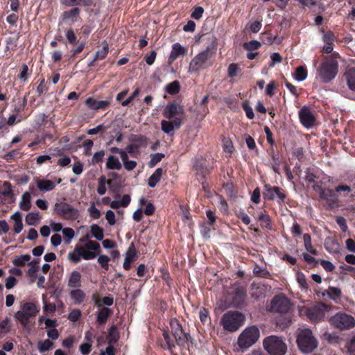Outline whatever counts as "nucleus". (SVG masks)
<instances>
[{
  "mask_svg": "<svg viewBox=\"0 0 355 355\" xmlns=\"http://www.w3.org/2000/svg\"><path fill=\"white\" fill-rule=\"evenodd\" d=\"M101 252L100 244L96 241L88 240L84 245H76L73 251L68 254V259L73 263H78L81 259H94Z\"/></svg>",
  "mask_w": 355,
  "mask_h": 355,
  "instance_id": "f257e3e1",
  "label": "nucleus"
},
{
  "mask_svg": "<svg viewBox=\"0 0 355 355\" xmlns=\"http://www.w3.org/2000/svg\"><path fill=\"white\" fill-rule=\"evenodd\" d=\"M245 320L244 314L236 311H229L223 315L220 324L225 331L235 332L244 324Z\"/></svg>",
  "mask_w": 355,
  "mask_h": 355,
  "instance_id": "f03ea898",
  "label": "nucleus"
},
{
  "mask_svg": "<svg viewBox=\"0 0 355 355\" xmlns=\"http://www.w3.org/2000/svg\"><path fill=\"white\" fill-rule=\"evenodd\" d=\"M338 63L333 58H329L324 61L318 69V76L323 83H329L337 75Z\"/></svg>",
  "mask_w": 355,
  "mask_h": 355,
  "instance_id": "7ed1b4c3",
  "label": "nucleus"
},
{
  "mask_svg": "<svg viewBox=\"0 0 355 355\" xmlns=\"http://www.w3.org/2000/svg\"><path fill=\"white\" fill-rule=\"evenodd\" d=\"M259 338V329L256 326L248 327L239 335L237 340L238 347L243 352L252 346Z\"/></svg>",
  "mask_w": 355,
  "mask_h": 355,
  "instance_id": "20e7f679",
  "label": "nucleus"
},
{
  "mask_svg": "<svg viewBox=\"0 0 355 355\" xmlns=\"http://www.w3.org/2000/svg\"><path fill=\"white\" fill-rule=\"evenodd\" d=\"M297 344L302 353H311L318 346L316 339L309 329L301 330L297 337Z\"/></svg>",
  "mask_w": 355,
  "mask_h": 355,
  "instance_id": "39448f33",
  "label": "nucleus"
},
{
  "mask_svg": "<svg viewBox=\"0 0 355 355\" xmlns=\"http://www.w3.org/2000/svg\"><path fill=\"white\" fill-rule=\"evenodd\" d=\"M263 344L264 349L270 355H284L287 351L286 343L276 336L266 337Z\"/></svg>",
  "mask_w": 355,
  "mask_h": 355,
  "instance_id": "423d86ee",
  "label": "nucleus"
},
{
  "mask_svg": "<svg viewBox=\"0 0 355 355\" xmlns=\"http://www.w3.org/2000/svg\"><path fill=\"white\" fill-rule=\"evenodd\" d=\"M37 312L38 310L34 303L25 302L21 306V310L15 313V318L26 328L29 324L30 318L34 317Z\"/></svg>",
  "mask_w": 355,
  "mask_h": 355,
  "instance_id": "0eeeda50",
  "label": "nucleus"
},
{
  "mask_svg": "<svg viewBox=\"0 0 355 355\" xmlns=\"http://www.w3.org/2000/svg\"><path fill=\"white\" fill-rule=\"evenodd\" d=\"M54 211L64 220H75L79 216V211L65 202H56Z\"/></svg>",
  "mask_w": 355,
  "mask_h": 355,
  "instance_id": "6e6552de",
  "label": "nucleus"
},
{
  "mask_svg": "<svg viewBox=\"0 0 355 355\" xmlns=\"http://www.w3.org/2000/svg\"><path fill=\"white\" fill-rule=\"evenodd\" d=\"M329 322L340 330H348L355 327V319L351 315L338 313L329 319Z\"/></svg>",
  "mask_w": 355,
  "mask_h": 355,
  "instance_id": "1a4fd4ad",
  "label": "nucleus"
},
{
  "mask_svg": "<svg viewBox=\"0 0 355 355\" xmlns=\"http://www.w3.org/2000/svg\"><path fill=\"white\" fill-rule=\"evenodd\" d=\"M327 311V305L324 303H319L306 309V315L312 321H320L323 320Z\"/></svg>",
  "mask_w": 355,
  "mask_h": 355,
  "instance_id": "9d476101",
  "label": "nucleus"
},
{
  "mask_svg": "<svg viewBox=\"0 0 355 355\" xmlns=\"http://www.w3.org/2000/svg\"><path fill=\"white\" fill-rule=\"evenodd\" d=\"M290 308V300L283 295L275 296L271 302V309L275 312L286 313Z\"/></svg>",
  "mask_w": 355,
  "mask_h": 355,
  "instance_id": "9b49d317",
  "label": "nucleus"
},
{
  "mask_svg": "<svg viewBox=\"0 0 355 355\" xmlns=\"http://www.w3.org/2000/svg\"><path fill=\"white\" fill-rule=\"evenodd\" d=\"M112 103V99L108 98L103 101H98L94 97H88L85 101V105L90 110L98 111L106 110L109 109Z\"/></svg>",
  "mask_w": 355,
  "mask_h": 355,
  "instance_id": "f8f14e48",
  "label": "nucleus"
},
{
  "mask_svg": "<svg viewBox=\"0 0 355 355\" xmlns=\"http://www.w3.org/2000/svg\"><path fill=\"white\" fill-rule=\"evenodd\" d=\"M263 198L266 200H273L276 198L283 200L286 196L277 187H271L270 184H265L263 187Z\"/></svg>",
  "mask_w": 355,
  "mask_h": 355,
  "instance_id": "ddd939ff",
  "label": "nucleus"
},
{
  "mask_svg": "<svg viewBox=\"0 0 355 355\" xmlns=\"http://www.w3.org/2000/svg\"><path fill=\"white\" fill-rule=\"evenodd\" d=\"M211 53L209 49H206L198 54L191 62L190 66L193 69L197 70L199 68L204 67V65L211 58Z\"/></svg>",
  "mask_w": 355,
  "mask_h": 355,
  "instance_id": "4468645a",
  "label": "nucleus"
},
{
  "mask_svg": "<svg viewBox=\"0 0 355 355\" xmlns=\"http://www.w3.org/2000/svg\"><path fill=\"white\" fill-rule=\"evenodd\" d=\"M299 116L300 121L304 126L309 128L313 125L315 117L307 107L304 106L300 110Z\"/></svg>",
  "mask_w": 355,
  "mask_h": 355,
  "instance_id": "2eb2a0df",
  "label": "nucleus"
},
{
  "mask_svg": "<svg viewBox=\"0 0 355 355\" xmlns=\"http://www.w3.org/2000/svg\"><path fill=\"white\" fill-rule=\"evenodd\" d=\"M163 336L164 340L162 343V347L164 349H168L172 355H176L175 353V343L178 342L176 334L174 333L173 337H171L168 332L164 331Z\"/></svg>",
  "mask_w": 355,
  "mask_h": 355,
  "instance_id": "dca6fc26",
  "label": "nucleus"
},
{
  "mask_svg": "<svg viewBox=\"0 0 355 355\" xmlns=\"http://www.w3.org/2000/svg\"><path fill=\"white\" fill-rule=\"evenodd\" d=\"M246 291L243 287H237L234 290V295L232 299V305L234 307L242 306L246 300Z\"/></svg>",
  "mask_w": 355,
  "mask_h": 355,
  "instance_id": "f3484780",
  "label": "nucleus"
},
{
  "mask_svg": "<svg viewBox=\"0 0 355 355\" xmlns=\"http://www.w3.org/2000/svg\"><path fill=\"white\" fill-rule=\"evenodd\" d=\"M137 258V251L133 243H132L126 252L124 263L123 265L125 270H129L131 268V263Z\"/></svg>",
  "mask_w": 355,
  "mask_h": 355,
  "instance_id": "a211bd4d",
  "label": "nucleus"
},
{
  "mask_svg": "<svg viewBox=\"0 0 355 355\" xmlns=\"http://www.w3.org/2000/svg\"><path fill=\"white\" fill-rule=\"evenodd\" d=\"M129 141L136 148L138 149L146 147L148 144L147 137L141 135L132 134L129 137Z\"/></svg>",
  "mask_w": 355,
  "mask_h": 355,
  "instance_id": "6ab92c4d",
  "label": "nucleus"
},
{
  "mask_svg": "<svg viewBox=\"0 0 355 355\" xmlns=\"http://www.w3.org/2000/svg\"><path fill=\"white\" fill-rule=\"evenodd\" d=\"M112 311L108 307L103 306L98 312L96 322L99 325L103 326L106 324L108 318L112 315Z\"/></svg>",
  "mask_w": 355,
  "mask_h": 355,
  "instance_id": "aec40b11",
  "label": "nucleus"
},
{
  "mask_svg": "<svg viewBox=\"0 0 355 355\" xmlns=\"http://www.w3.org/2000/svg\"><path fill=\"white\" fill-rule=\"evenodd\" d=\"M80 9L78 7H74L69 10L62 13V18L64 21L69 20L71 23H74L76 19L79 17Z\"/></svg>",
  "mask_w": 355,
  "mask_h": 355,
  "instance_id": "412c9836",
  "label": "nucleus"
},
{
  "mask_svg": "<svg viewBox=\"0 0 355 355\" xmlns=\"http://www.w3.org/2000/svg\"><path fill=\"white\" fill-rule=\"evenodd\" d=\"M36 184L37 188L42 191H50L55 187V184L53 181L40 178L36 180Z\"/></svg>",
  "mask_w": 355,
  "mask_h": 355,
  "instance_id": "4be33fe9",
  "label": "nucleus"
},
{
  "mask_svg": "<svg viewBox=\"0 0 355 355\" xmlns=\"http://www.w3.org/2000/svg\"><path fill=\"white\" fill-rule=\"evenodd\" d=\"M68 286L77 288L81 286V274L77 270H73L70 274L68 280Z\"/></svg>",
  "mask_w": 355,
  "mask_h": 355,
  "instance_id": "5701e85b",
  "label": "nucleus"
},
{
  "mask_svg": "<svg viewBox=\"0 0 355 355\" xmlns=\"http://www.w3.org/2000/svg\"><path fill=\"white\" fill-rule=\"evenodd\" d=\"M344 77L349 89L355 92V67L347 69L344 73Z\"/></svg>",
  "mask_w": 355,
  "mask_h": 355,
  "instance_id": "b1692460",
  "label": "nucleus"
},
{
  "mask_svg": "<svg viewBox=\"0 0 355 355\" xmlns=\"http://www.w3.org/2000/svg\"><path fill=\"white\" fill-rule=\"evenodd\" d=\"M163 115L166 119H172L178 114V103L175 101L169 103L163 110Z\"/></svg>",
  "mask_w": 355,
  "mask_h": 355,
  "instance_id": "393cba45",
  "label": "nucleus"
},
{
  "mask_svg": "<svg viewBox=\"0 0 355 355\" xmlns=\"http://www.w3.org/2000/svg\"><path fill=\"white\" fill-rule=\"evenodd\" d=\"M69 296L76 304H80L85 299V292L78 288L71 290L69 292Z\"/></svg>",
  "mask_w": 355,
  "mask_h": 355,
  "instance_id": "a878e982",
  "label": "nucleus"
},
{
  "mask_svg": "<svg viewBox=\"0 0 355 355\" xmlns=\"http://www.w3.org/2000/svg\"><path fill=\"white\" fill-rule=\"evenodd\" d=\"M163 175V169L158 168L149 177L148 180V186L151 188H154L156 184L160 181Z\"/></svg>",
  "mask_w": 355,
  "mask_h": 355,
  "instance_id": "bb28decb",
  "label": "nucleus"
},
{
  "mask_svg": "<svg viewBox=\"0 0 355 355\" xmlns=\"http://www.w3.org/2000/svg\"><path fill=\"white\" fill-rule=\"evenodd\" d=\"M106 167L110 170H121L122 165L116 157L110 155L106 162Z\"/></svg>",
  "mask_w": 355,
  "mask_h": 355,
  "instance_id": "cd10ccee",
  "label": "nucleus"
},
{
  "mask_svg": "<svg viewBox=\"0 0 355 355\" xmlns=\"http://www.w3.org/2000/svg\"><path fill=\"white\" fill-rule=\"evenodd\" d=\"M11 218L14 220V232L16 234H19L23 229V223L21 215L19 212H16L12 215Z\"/></svg>",
  "mask_w": 355,
  "mask_h": 355,
  "instance_id": "c85d7f7f",
  "label": "nucleus"
},
{
  "mask_svg": "<svg viewBox=\"0 0 355 355\" xmlns=\"http://www.w3.org/2000/svg\"><path fill=\"white\" fill-rule=\"evenodd\" d=\"M31 196L28 192H25L21 196L19 207L23 211H28L31 207Z\"/></svg>",
  "mask_w": 355,
  "mask_h": 355,
  "instance_id": "c756f323",
  "label": "nucleus"
},
{
  "mask_svg": "<svg viewBox=\"0 0 355 355\" xmlns=\"http://www.w3.org/2000/svg\"><path fill=\"white\" fill-rule=\"evenodd\" d=\"M214 203L224 214H227L229 212V207L225 200L220 196H216L214 199Z\"/></svg>",
  "mask_w": 355,
  "mask_h": 355,
  "instance_id": "7c9ffc66",
  "label": "nucleus"
},
{
  "mask_svg": "<svg viewBox=\"0 0 355 355\" xmlns=\"http://www.w3.org/2000/svg\"><path fill=\"white\" fill-rule=\"evenodd\" d=\"M41 217L37 212L28 213L25 218L26 223L29 225H37Z\"/></svg>",
  "mask_w": 355,
  "mask_h": 355,
  "instance_id": "2f4dec72",
  "label": "nucleus"
},
{
  "mask_svg": "<svg viewBox=\"0 0 355 355\" xmlns=\"http://www.w3.org/2000/svg\"><path fill=\"white\" fill-rule=\"evenodd\" d=\"M91 233L97 240L101 241L103 239V230L98 225L94 224L91 226Z\"/></svg>",
  "mask_w": 355,
  "mask_h": 355,
  "instance_id": "473e14b6",
  "label": "nucleus"
},
{
  "mask_svg": "<svg viewBox=\"0 0 355 355\" xmlns=\"http://www.w3.org/2000/svg\"><path fill=\"white\" fill-rule=\"evenodd\" d=\"M328 295L330 298L336 300L341 295V290L338 287L330 286L323 293V295Z\"/></svg>",
  "mask_w": 355,
  "mask_h": 355,
  "instance_id": "72a5a7b5",
  "label": "nucleus"
},
{
  "mask_svg": "<svg viewBox=\"0 0 355 355\" xmlns=\"http://www.w3.org/2000/svg\"><path fill=\"white\" fill-rule=\"evenodd\" d=\"M31 259V256L29 254L21 255L19 257H16L12 263L15 266L17 267H23L25 266L26 263L29 261Z\"/></svg>",
  "mask_w": 355,
  "mask_h": 355,
  "instance_id": "f704fd0d",
  "label": "nucleus"
},
{
  "mask_svg": "<svg viewBox=\"0 0 355 355\" xmlns=\"http://www.w3.org/2000/svg\"><path fill=\"white\" fill-rule=\"evenodd\" d=\"M164 154L163 153H154L150 155V159L148 163V166L149 168H153L158 164L162 159L164 157Z\"/></svg>",
  "mask_w": 355,
  "mask_h": 355,
  "instance_id": "c9c22d12",
  "label": "nucleus"
},
{
  "mask_svg": "<svg viewBox=\"0 0 355 355\" xmlns=\"http://www.w3.org/2000/svg\"><path fill=\"white\" fill-rule=\"evenodd\" d=\"M304 245L306 250L312 254H317V251L313 248L310 234H304L303 236Z\"/></svg>",
  "mask_w": 355,
  "mask_h": 355,
  "instance_id": "e433bc0d",
  "label": "nucleus"
},
{
  "mask_svg": "<svg viewBox=\"0 0 355 355\" xmlns=\"http://www.w3.org/2000/svg\"><path fill=\"white\" fill-rule=\"evenodd\" d=\"M30 76L31 73L29 72L28 65L26 64H22L20 73L17 75V78L22 82L26 83L28 81Z\"/></svg>",
  "mask_w": 355,
  "mask_h": 355,
  "instance_id": "4c0bfd02",
  "label": "nucleus"
},
{
  "mask_svg": "<svg viewBox=\"0 0 355 355\" xmlns=\"http://www.w3.org/2000/svg\"><path fill=\"white\" fill-rule=\"evenodd\" d=\"M62 233L64 235V241L65 244H70L72 239L74 237L75 232L71 227H65L62 230Z\"/></svg>",
  "mask_w": 355,
  "mask_h": 355,
  "instance_id": "58836bf2",
  "label": "nucleus"
},
{
  "mask_svg": "<svg viewBox=\"0 0 355 355\" xmlns=\"http://www.w3.org/2000/svg\"><path fill=\"white\" fill-rule=\"evenodd\" d=\"M109 52V47L107 43L105 41L104 45L101 50L96 52L94 60H103Z\"/></svg>",
  "mask_w": 355,
  "mask_h": 355,
  "instance_id": "ea45409f",
  "label": "nucleus"
},
{
  "mask_svg": "<svg viewBox=\"0 0 355 355\" xmlns=\"http://www.w3.org/2000/svg\"><path fill=\"white\" fill-rule=\"evenodd\" d=\"M178 58V43L173 44L172 51L168 60V67L171 68V71H175L171 67L172 63Z\"/></svg>",
  "mask_w": 355,
  "mask_h": 355,
  "instance_id": "a19ab883",
  "label": "nucleus"
},
{
  "mask_svg": "<svg viewBox=\"0 0 355 355\" xmlns=\"http://www.w3.org/2000/svg\"><path fill=\"white\" fill-rule=\"evenodd\" d=\"M307 77V71L304 67L300 66L297 67L296 71L295 73V78L297 81H303Z\"/></svg>",
  "mask_w": 355,
  "mask_h": 355,
  "instance_id": "79ce46f5",
  "label": "nucleus"
},
{
  "mask_svg": "<svg viewBox=\"0 0 355 355\" xmlns=\"http://www.w3.org/2000/svg\"><path fill=\"white\" fill-rule=\"evenodd\" d=\"M204 160H202L200 162H198L195 164L197 175H201L202 178L209 173V170L205 166H204Z\"/></svg>",
  "mask_w": 355,
  "mask_h": 355,
  "instance_id": "37998d69",
  "label": "nucleus"
},
{
  "mask_svg": "<svg viewBox=\"0 0 355 355\" xmlns=\"http://www.w3.org/2000/svg\"><path fill=\"white\" fill-rule=\"evenodd\" d=\"M0 193L6 198H12L13 197L11 184L9 182H4L2 189L0 191Z\"/></svg>",
  "mask_w": 355,
  "mask_h": 355,
  "instance_id": "c03bdc74",
  "label": "nucleus"
},
{
  "mask_svg": "<svg viewBox=\"0 0 355 355\" xmlns=\"http://www.w3.org/2000/svg\"><path fill=\"white\" fill-rule=\"evenodd\" d=\"M324 245L327 250L329 252L336 253L339 252L340 246L337 242L329 239L325 241Z\"/></svg>",
  "mask_w": 355,
  "mask_h": 355,
  "instance_id": "a18cd8bd",
  "label": "nucleus"
},
{
  "mask_svg": "<svg viewBox=\"0 0 355 355\" xmlns=\"http://www.w3.org/2000/svg\"><path fill=\"white\" fill-rule=\"evenodd\" d=\"M110 151L112 153L119 154L121 158L123 164H125V162L129 161L128 153L123 149L119 148L118 147H112L110 148Z\"/></svg>",
  "mask_w": 355,
  "mask_h": 355,
  "instance_id": "49530a36",
  "label": "nucleus"
},
{
  "mask_svg": "<svg viewBox=\"0 0 355 355\" xmlns=\"http://www.w3.org/2000/svg\"><path fill=\"white\" fill-rule=\"evenodd\" d=\"M20 154L19 149H15L8 152L3 156V159L8 162H12Z\"/></svg>",
  "mask_w": 355,
  "mask_h": 355,
  "instance_id": "de8ad7c7",
  "label": "nucleus"
},
{
  "mask_svg": "<svg viewBox=\"0 0 355 355\" xmlns=\"http://www.w3.org/2000/svg\"><path fill=\"white\" fill-rule=\"evenodd\" d=\"M53 345V342L47 339L43 342L38 343V349L40 352L49 351Z\"/></svg>",
  "mask_w": 355,
  "mask_h": 355,
  "instance_id": "09e8293b",
  "label": "nucleus"
},
{
  "mask_svg": "<svg viewBox=\"0 0 355 355\" xmlns=\"http://www.w3.org/2000/svg\"><path fill=\"white\" fill-rule=\"evenodd\" d=\"M65 35L68 42L70 44L75 45L77 44V36L76 35L73 29L69 28V30H67Z\"/></svg>",
  "mask_w": 355,
  "mask_h": 355,
  "instance_id": "8fccbe9b",
  "label": "nucleus"
},
{
  "mask_svg": "<svg viewBox=\"0 0 355 355\" xmlns=\"http://www.w3.org/2000/svg\"><path fill=\"white\" fill-rule=\"evenodd\" d=\"M161 125L162 131L166 134H170L174 130V125L171 121L163 120L162 121Z\"/></svg>",
  "mask_w": 355,
  "mask_h": 355,
  "instance_id": "3c124183",
  "label": "nucleus"
},
{
  "mask_svg": "<svg viewBox=\"0 0 355 355\" xmlns=\"http://www.w3.org/2000/svg\"><path fill=\"white\" fill-rule=\"evenodd\" d=\"M49 89L48 87L46 85V82L44 78H42L40 80V83L37 87L36 92L37 94V96H42L44 92H47Z\"/></svg>",
  "mask_w": 355,
  "mask_h": 355,
  "instance_id": "603ef678",
  "label": "nucleus"
},
{
  "mask_svg": "<svg viewBox=\"0 0 355 355\" xmlns=\"http://www.w3.org/2000/svg\"><path fill=\"white\" fill-rule=\"evenodd\" d=\"M165 90L169 94L173 95L178 94V80L168 84L165 87Z\"/></svg>",
  "mask_w": 355,
  "mask_h": 355,
  "instance_id": "864d4df0",
  "label": "nucleus"
},
{
  "mask_svg": "<svg viewBox=\"0 0 355 355\" xmlns=\"http://www.w3.org/2000/svg\"><path fill=\"white\" fill-rule=\"evenodd\" d=\"M110 259L107 255H100L98 258V263L101 265V266L107 270L109 269V261Z\"/></svg>",
  "mask_w": 355,
  "mask_h": 355,
  "instance_id": "5fc2aeb1",
  "label": "nucleus"
},
{
  "mask_svg": "<svg viewBox=\"0 0 355 355\" xmlns=\"http://www.w3.org/2000/svg\"><path fill=\"white\" fill-rule=\"evenodd\" d=\"M244 48L248 51H253L261 46V43L257 40H252L243 44Z\"/></svg>",
  "mask_w": 355,
  "mask_h": 355,
  "instance_id": "6e6d98bb",
  "label": "nucleus"
},
{
  "mask_svg": "<svg viewBox=\"0 0 355 355\" xmlns=\"http://www.w3.org/2000/svg\"><path fill=\"white\" fill-rule=\"evenodd\" d=\"M88 211L89 215L94 219H98L101 216L100 211L95 207L94 203H93L89 208Z\"/></svg>",
  "mask_w": 355,
  "mask_h": 355,
  "instance_id": "4d7b16f0",
  "label": "nucleus"
},
{
  "mask_svg": "<svg viewBox=\"0 0 355 355\" xmlns=\"http://www.w3.org/2000/svg\"><path fill=\"white\" fill-rule=\"evenodd\" d=\"M81 316V311L79 309L72 310L68 315V319L72 322H76Z\"/></svg>",
  "mask_w": 355,
  "mask_h": 355,
  "instance_id": "13d9d810",
  "label": "nucleus"
},
{
  "mask_svg": "<svg viewBox=\"0 0 355 355\" xmlns=\"http://www.w3.org/2000/svg\"><path fill=\"white\" fill-rule=\"evenodd\" d=\"M140 89L137 88L133 93L125 101L121 103L122 106H128L138 95L139 94Z\"/></svg>",
  "mask_w": 355,
  "mask_h": 355,
  "instance_id": "bf43d9fd",
  "label": "nucleus"
},
{
  "mask_svg": "<svg viewBox=\"0 0 355 355\" xmlns=\"http://www.w3.org/2000/svg\"><path fill=\"white\" fill-rule=\"evenodd\" d=\"M105 155L104 150H100L94 153L92 157V162L94 164H98L103 161V158Z\"/></svg>",
  "mask_w": 355,
  "mask_h": 355,
  "instance_id": "052dcab7",
  "label": "nucleus"
},
{
  "mask_svg": "<svg viewBox=\"0 0 355 355\" xmlns=\"http://www.w3.org/2000/svg\"><path fill=\"white\" fill-rule=\"evenodd\" d=\"M124 150L135 157H136L140 153L139 149L136 148L131 143L125 147Z\"/></svg>",
  "mask_w": 355,
  "mask_h": 355,
  "instance_id": "680f3d73",
  "label": "nucleus"
},
{
  "mask_svg": "<svg viewBox=\"0 0 355 355\" xmlns=\"http://www.w3.org/2000/svg\"><path fill=\"white\" fill-rule=\"evenodd\" d=\"M106 130V128L104 126L103 124H99L98 125H97L96 127L94 128H92V129H89L87 132L88 135H96L98 132H104Z\"/></svg>",
  "mask_w": 355,
  "mask_h": 355,
  "instance_id": "e2e57ef3",
  "label": "nucleus"
},
{
  "mask_svg": "<svg viewBox=\"0 0 355 355\" xmlns=\"http://www.w3.org/2000/svg\"><path fill=\"white\" fill-rule=\"evenodd\" d=\"M92 351L91 343H83L80 345V352L83 355H88Z\"/></svg>",
  "mask_w": 355,
  "mask_h": 355,
  "instance_id": "0e129e2a",
  "label": "nucleus"
},
{
  "mask_svg": "<svg viewBox=\"0 0 355 355\" xmlns=\"http://www.w3.org/2000/svg\"><path fill=\"white\" fill-rule=\"evenodd\" d=\"M204 9L201 6H197L194 8V10L191 13V17L195 19H199L202 17Z\"/></svg>",
  "mask_w": 355,
  "mask_h": 355,
  "instance_id": "69168bd1",
  "label": "nucleus"
},
{
  "mask_svg": "<svg viewBox=\"0 0 355 355\" xmlns=\"http://www.w3.org/2000/svg\"><path fill=\"white\" fill-rule=\"evenodd\" d=\"M261 26V23L259 21H254L249 24L250 29L254 33H258L260 31Z\"/></svg>",
  "mask_w": 355,
  "mask_h": 355,
  "instance_id": "338daca9",
  "label": "nucleus"
},
{
  "mask_svg": "<svg viewBox=\"0 0 355 355\" xmlns=\"http://www.w3.org/2000/svg\"><path fill=\"white\" fill-rule=\"evenodd\" d=\"M17 283V279L13 276H9L6 279V287L8 289L12 288Z\"/></svg>",
  "mask_w": 355,
  "mask_h": 355,
  "instance_id": "774afa93",
  "label": "nucleus"
}]
</instances>
